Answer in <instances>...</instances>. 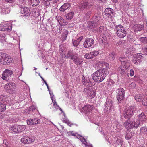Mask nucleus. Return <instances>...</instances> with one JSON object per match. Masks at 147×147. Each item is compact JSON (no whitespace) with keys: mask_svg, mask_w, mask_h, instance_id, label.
<instances>
[{"mask_svg":"<svg viewBox=\"0 0 147 147\" xmlns=\"http://www.w3.org/2000/svg\"><path fill=\"white\" fill-rule=\"evenodd\" d=\"M136 110V108L134 106L130 107L128 109H126L124 114V117L127 120L123 124V126L127 130L133 128L132 121H131L128 119H129Z\"/></svg>","mask_w":147,"mask_h":147,"instance_id":"1","label":"nucleus"},{"mask_svg":"<svg viewBox=\"0 0 147 147\" xmlns=\"http://www.w3.org/2000/svg\"><path fill=\"white\" fill-rule=\"evenodd\" d=\"M92 76L94 81L98 83L102 82L105 78V75L101 69L97 70Z\"/></svg>","mask_w":147,"mask_h":147,"instance_id":"2","label":"nucleus"},{"mask_svg":"<svg viewBox=\"0 0 147 147\" xmlns=\"http://www.w3.org/2000/svg\"><path fill=\"white\" fill-rule=\"evenodd\" d=\"M13 60L12 58L8 55L5 53L0 54V63L3 65L8 64L12 63Z\"/></svg>","mask_w":147,"mask_h":147,"instance_id":"3","label":"nucleus"},{"mask_svg":"<svg viewBox=\"0 0 147 147\" xmlns=\"http://www.w3.org/2000/svg\"><path fill=\"white\" fill-rule=\"evenodd\" d=\"M16 85L13 82H9L6 84L4 88L5 91L7 93L13 94L15 93L16 89Z\"/></svg>","mask_w":147,"mask_h":147,"instance_id":"4","label":"nucleus"},{"mask_svg":"<svg viewBox=\"0 0 147 147\" xmlns=\"http://www.w3.org/2000/svg\"><path fill=\"white\" fill-rule=\"evenodd\" d=\"M13 71L9 69H6L3 71L2 74V78L6 81H11L12 80L11 76L13 74Z\"/></svg>","mask_w":147,"mask_h":147,"instance_id":"5","label":"nucleus"},{"mask_svg":"<svg viewBox=\"0 0 147 147\" xmlns=\"http://www.w3.org/2000/svg\"><path fill=\"white\" fill-rule=\"evenodd\" d=\"M117 98L119 102L124 99L125 97V91L122 88H120L116 90Z\"/></svg>","mask_w":147,"mask_h":147,"instance_id":"6","label":"nucleus"},{"mask_svg":"<svg viewBox=\"0 0 147 147\" xmlns=\"http://www.w3.org/2000/svg\"><path fill=\"white\" fill-rule=\"evenodd\" d=\"M84 94L87 95L90 99L93 98L95 96L96 92L92 88L87 87L85 88L83 91Z\"/></svg>","mask_w":147,"mask_h":147,"instance_id":"7","label":"nucleus"},{"mask_svg":"<svg viewBox=\"0 0 147 147\" xmlns=\"http://www.w3.org/2000/svg\"><path fill=\"white\" fill-rule=\"evenodd\" d=\"M143 57H144L142 56V54L141 53H138L135 54L134 56L132 62L136 65H138L143 59Z\"/></svg>","mask_w":147,"mask_h":147,"instance_id":"8","label":"nucleus"},{"mask_svg":"<svg viewBox=\"0 0 147 147\" xmlns=\"http://www.w3.org/2000/svg\"><path fill=\"white\" fill-rule=\"evenodd\" d=\"M94 3L92 2H81L79 5L80 8L81 9H84L86 8L89 9L94 5Z\"/></svg>","mask_w":147,"mask_h":147,"instance_id":"9","label":"nucleus"},{"mask_svg":"<svg viewBox=\"0 0 147 147\" xmlns=\"http://www.w3.org/2000/svg\"><path fill=\"white\" fill-rule=\"evenodd\" d=\"M114 11L111 8L106 9L103 13V17L105 18H111L113 15Z\"/></svg>","mask_w":147,"mask_h":147,"instance_id":"10","label":"nucleus"},{"mask_svg":"<svg viewBox=\"0 0 147 147\" xmlns=\"http://www.w3.org/2000/svg\"><path fill=\"white\" fill-rule=\"evenodd\" d=\"M94 107L93 105H87L84 106L82 108V111L85 114L90 113H91L93 109H94Z\"/></svg>","mask_w":147,"mask_h":147,"instance_id":"11","label":"nucleus"},{"mask_svg":"<svg viewBox=\"0 0 147 147\" xmlns=\"http://www.w3.org/2000/svg\"><path fill=\"white\" fill-rule=\"evenodd\" d=\"M1 101L3 102H5L6 103L11 105L12 104L11 100L9 97L4 95H0V101Z\"/></svg>","mask_w":147,"mask_h":147,"instance_id":"12","label":"nucleus"},{"mask_svg":"<svg viewBox=\"0 0 147 147\" xmlns=\"http://www.w3.org/2000/svg\"><path fill=\"white\" fill-rule=\"evenodd\" d=\"M72 60L74 63L77 65L81 64L83 61V59L78 57L76 54L72 58Z\"/></svg>","mask_w":147,"mask_h":147,"instance_id":"13","label":"nucleus"},{"mask_svg":"<svg viewBox=\"0 0 147 147\" xmlns=\"http://www.w3.org/2000/svg\"><path fill=\"white\" fill-rule=\"evenodd\" d=\"M94 43V41L92 38L86 39L83 45L84 47L89 48L93 45Z\"/></svg>","mask_w":147,"mask_h":147,"instance_id":"14","label":"nucleus"},{"mask_svg":"<svg viewBox=\"0 0 147 147\" xmlns=\"http://www.w3.org/2000/svg\"><path fill=\"white\" fill-rule=\"evenodd\" d=\"M97 64L100 68L102 69H101L103 70V71L104 72V71H103L104 69H107L109 67V65L108 63L106 62H104L103 61H99L97 63Z\"/></svg>","mask_w":147,"mask_h":147,"instance_id":"15","label":"nucleus"},{"mask_svg":"<svg viewBox=\"0 0 147 147\" xmlns=\"http://www.w3.org/2000/svg\"><path fill=\"white\" fill-rule=\"evenodd\" d=\"M21 13L23 16H28L30 15V10L27 7L22 8L21 9Z\"/></svg>","mask_w":147,"mask_h":147,"instance_id":"16","label":"nucleus"},{"mask_svg":"<svg viewBox=\"0 0 147 147\" xmlns=\"http://www.w3.org/2000/svg\"><path fill=\"white\" fill-rule=\"evenodd\" d=\"M61 54L62 55H65V56L66 58H71V59H72V58L76 53H73L72 51L71 50L68 51L67 53H66L65 52V51L63 50Z\"/></svg>","mask_w":147,"mask_h":147,"instance_id":"17","label":"nucleus"},{"mask_svg":"<svg viewBox=\"0 0 147 147\" xmlns=\"http://www.w3.org/2000/svg\"><path fill=\"white\" fill-rule=\"evenodd\" d=\"M56 18L59 24L61 26H65L67 24V21L60 16H57Z\"/></svg>","mask_w":147,"mask_h":147,"instance_id":"18","label":"nucleus"},{"mask_svg":"<svg viewBox=\"0 0 147 147\" xmlns=\"http://www.w3.org/2000/svg\"><path fill=\"white\" fill-rule=\"evenodd\" d=\"M40 122V120L38 119H30L27 120V124L28 125L30 124H39Z\"/></svg>","mask_w":147,"mask_h":147,"instance_id":"19","label":"nucleus"},{"mask_svg":"<svg viewBox=\"0 0 147 147\" xmlns=\"http://www.w3.org/2000/svg\"><path fill=\"white\" fill-rule=\"evenodd\" d=\"M138 119L142 123V124L143 122L146 121V117L145 115L143 113H142L138 115Z\"/></svg>","mask_w":147,"mask_h":147,"instance_id":"20","label":"nucleus"},{"mask_svg":"<svg viewBox=\"0 0 147 147\" xmlns=\"http://www.w3.org/2000/svg\"><path fill=\"white\" fill-rule=\"evenodd\" d=\"M132 122L133 128H137L138 127L142 125V123H141V122H140L138 119L132 121Z\"/></svg>","mask_w":147,"mask_h":147,"instance_id":"21","label":"nucleus"},{"mask_svg":"<svg viewBox=\"0 0 147 147\" xmlns=\"http://www.w3.org/2000/svg\"><path fill=\"white\" fill-rule=\"evenodd\" d=\"M70 5H71L69 3H65L59 9L60 11L64 12L67 9H68Z\"/></svg>","mask_w":147,"mask_h":147,"instance_id":"22","label":"nucleus"},{"mask_svg":"<svg viewBox=\"0 0 147 147\" xmlns=\"http://www.w3.org/2000/svg\"><path fill=\"white\" fill-rule=\"evenodd\" d=\"M98 26V24L96 22L90 21L88 22L87 27L90 28H95Z\"/></svg>","mask_w":147,"mask_h":147,"instance_id":"23","label":"nucleus"},{"mask_svg":"<svg viewBox=\"0 0 147 147\" xmlns=\"http://www.w3.org/2000/svg\"><path fill=\"white\" fill-rule=\"evenodd\" d=\"M115 29L116 31V33L120 32L126 30L123 26L121 25H118L116 26Z\"/></svg>","mask_w":147,"mask_h":147,"instance_id":"24","label":"nucleus"},{"mask_svg":"<svg viewBox=\"0 0 147 147\" xmlns=\"http://www.w3.org/2000/svg\"><path fill=\"white\" fill-rule=\"evenodd\" d=\"M11 28L10 26L7 28L6 26V25L3 24H0V31H11Z\"/></svg>","mask_w":147,"mask_h":147,"instance_id":"25","label":"nucleus"},{"mask_svg":"<svg viewBox=\"0 0 147 147\" xmlns=\"http://www.w3.org/2000/svg\"><path fill=\"white\" fill-rule=\"evenodd\" d=\"M127 34V31L125 30L116 33L117 36L120 38H122L126 36Z\"/></svg>","mask_w":147,"mask_h":147,"instance_id":"26","label":"nucleus"},{"mask_svg":"<svg viewBox=\"0 0 147 147\" xmlns=\"http://www.w3.org/2000/svg\"><path fill=\"white\" fill-rule=\"evenodd\" d=\"M68 33L69 32L67 30L65 29L63 30V33L62 34L61 36L62 40L63 42L66 39Z\"/></svg>","mask_w":147,"mask_h":147,"instance_id":"27","label":"nucleus"},{"mask_svg":"<svg viewBox=\"0 0 147 147\" xmlns=\"http://www.w3.org/2000/svg\"><path fill=\"white\" fill-rule=\"evenodd\" d=\"M144 26L141 24H136L134 25L133 28L135 31H140L143 29Z\"/></svg>","mask_w":147,"mask_h":147,"instance_id":"28","label":"nucleus"},{"mask_svg":"<svg viewBox=\"0 0 147 147\" xmlns=\"http://www.w3.org/2000/svg\"><path fill=\"white\" fill-rule=\"evenodd\" d=\"M134 133L129 131H127L125 134V138L127 140L130 139L134 136Z\"/></svg>","mask_w":147,"mask_h":147,"instance_id":"29","label":"nucleus"},{"mask_svg":"<svg viewBox=\"0 0 147 147\" xmlns=\"http://www.w3.org/2000/svg\"><path fill=\"white\" fill-rule=\"evenodd\" d=\"M83 38V36H81L78 38L76 40L74 41V45L75 47L77 46L80 43Z\"/></svg>","mask_w":147,"mask_h":147,"instance_id":"30","label":"nucleus"},{"mask_svg":"<svg viewBox=\"0 0 147 147\" xmlns=\"http://www.w3.org/2000/svg\"><path fill=\"white\" fill-rule=\"evenodd\" d=\"M26 143L30 144L34 142L35 140V139L34 138L31 136H26Z\"/></svg>","mask_w":147,"mask_h":147,"instance_id":"31","label":"nucleus"},{"mask_svg":"<svg viewBox=\"0 0 147 147\" xmlns=\"http://www.w3.org/2000/svg\"><path fill=\"white\" fill-rule=\"evenodd\" d=\"M114 82L111 79L109 80L107 83V87L108 89L111 88L113 86Z\"/></svg>","mask_w":147,"mask_h":147,"instance_id":"32","label":"nucleus"},{"mask_svg":"<svg viewBox=\"0 0 147 147\" xmlns=\"http://www.w3.org/2000/svg\"><path fill=\"white\" fill-rule=\"evenodd\" d=\"M143 98V95L140 94L136 95L135 97V100L138 102L141 101Z\"/></svg>","mask_w":147,"mask_h":147,"instance_id":"33","label":"nucleus"},{"mask_svg":"<svg viewBox=\"0 0 147 147\" xmlns=\"http://www.w3.org/2000/svg\"><path fill=\"white\" fill-rule=\"evenodd\" d=\"M17 127L18 132H21L24 131L26 129V127L24 125H18Z\"/></svg>","mask_w":147,"mask_h":147,"instance_id":"34","label":"nucleus"},{"mask_svg":"<svg viewBox=\"0 0 147 147\" xmlns=\"http://www.w3.org/2000/svg\"><path fill=\"white\" fill-rule=\"evenodd\" d=\"M106 40V36L105 34H101L100 36L99 41L101 43H103Z\"/></svg>","mask_w":147,"mask_h":147,"instance_id":"35","label":"nucleus"},{"mask_svg":"<svg viewBox=\"0 0 147 147\" xmlns=\"http://www.w3.org/2000/svg\"><path fill=\"white\" fill-rule=\"evenodd\" d=\"M90 55H91L92 58H94L98 55L99 52L98 51L94 50L90 53Z\"/></svg>","mask_w":147,"mask_h":147,"instance_id":"36","label":"nucleus"},{"mask_svg":"<svg viewBox=\"0 0 147 147\" xmlns=\"http://www.w3.org/2000/svg\"><path fill=\"white\" fill-rule=\"evenodd\" d=\"M101 18L100 15L99 14H96L94 15L93 17L94 20L95 22H98Z\"/></svg>","mask_w":147,"mask_h":147,"instance_id":"37","label":"nucleus"},{"mask_svg":"<svg viewBox=\"0 0 147 147\" xmlns=\"http://www.w3.org/2000/svg\"><path fill=\"white\" fill-rule=\"evenodd\" d=\"M92 11L90 10L85 12L84 13V17L86 18H88L90 17Z\"/></svg>","mask_w":147,"mask_h":147,"instance_id":"38","label":"nucleus"},{"mask_svg":"<svg viewBox=\"0 0 147 147\" xmlns=\"http://www.w3.org/2000/svg\"><path fill=\"white\" fill-rule=\"evenodd\" d=\"M104 27L103 26H101L99 28L98 31L100 33H101V34H106L107 32V31L105 30H104Z\"/></svg>","mask_w":147,"mask_h":147,"instance_id":"39","label":"nucleus"},{"mask_svg":"<svg viewBox=\"0 0 147 147\" xmlns=\"http://www.w3.org/2000/svg\"><path fill=\"white\" fill-rule=\"evenodd\" d=\"M74 14L73 12H71L67 14L66 15L67 19L68 20H71L73 18Z\"/></svg>","mask_w":147,"mask_h":147,"instance_id":"40","label":"nucleus"},{"mask_svg":"<svg viewBox=\"0 0 147 147\" xmlns=\"http://www.w3.org/2000/svg\"><path fill=\"white\" fill-rule=\"evenodd\" d=\"M63 121L64 123L67 124L70 127H71L72 125H74L73 123H71L67 118H65V119H63Z\"/></svg>","mask_w":147,"mask_h":147,"instance_id":"41","label":"nucleus"},{"mask_svg":"<svg viewBox=\"0 0 147 147\" xmlns=\"http://www.w3.org/2000/svg\"><path fill=\"white\" fill-rule=\"evenodd\" d=\"M121 66L125 67V68H126L127 69L129 68V61L127 62H125L122 63H121Z\"/></svg>","mask_w":147,"mask_h":147,"instance_id":"42","label":"nucleus"},{"mask_svg":"<svg viewBox=\"0 0 147 147\" xmlns=\"http://www.w3.org/2000/svg\"><path fill=\"white\" fill-rule=\"evenodd\" d=\"M51 98L52 100V102L53 104V106L56 109H58L59 108V107L57 105L55 100L53 99V97L51 96Z\"/></svg>","mask_w":147,"mask_h":147,"instance_id":"43","label":"nucleus"},{"mask_svg":"<svg viewBox=\"0 0 147 147\" xmlns=\"http://www.w3.org/2000/svg\"><path fill=\"white\" fill-rule=\"evenodd\" d=\"M127 69L123 67L122 66L120 67H119L118 68V70L121 74H123L125 72V70Z\"/></svg>","mask_w":147,"mask_h":147,"instance_id":"44","label":"nucleus"},{"mask_svg":"<svg viewBox=\"0 0 147 147\" xmlns=\"http://www.w3.org/2000/svg\"><path fill=\"white\" fill-rule=\"evenodd\" d=\"M6 109L5 104L0 103V112L5 111Z\"/></svg>","mask_w":147,"mask_h":147,"instance_id":"45","label":"nucleus"},{"mask_svg":"<svg viewBox=\"0 0 147 147\" xmlns=\"http://www.w3.org/2000/svg\"><path fill=\"white\" fill-rule=\"evenodd\" d=\"M142 102L143 105L147 106V93L146 94L144 99L142 100Z\"/></svg>","mask_w":147,"mask_h":147,"instance_id":"46","label":"nucleus"},{"mask_svg":"<svg viewBox=\"0 0 147 147\" xmlns=\"http://www.w3.org/2000/svg\"><path fill=\"white\" fill-rule=\"evenodd\" d=\"M38 0H31V4L32 6H36L39 3Z\"/></svg>","mask_w":147,"mask_h":147,"instance_id":"47","label":"nucleus"},{"mask_svg":"<svg viewBox=\"0 0 147 147\" xmlns=\"http://www.w3.org/2000/svg\"><path fill=\"white\" fill-rule=\"evenodd\" d=\"M119 61L121 62V63H122L125 62H126L129 61L127 58L123 57L119 58Z\"/></svg>","mask_w":147,"mask_h":147,"instance_id":"48","label":"nucleus"},{"mask_svg":"<svg viewBox=\"0 0 147 147\" xmlns=\"http://www.w3.org/2000/svg\"><path fill=\"white\" fill-rule=\"evenodd\" d=\"M140 39V41L142 43L144 44L147 43V37H142Z\"/></svg>","mask_w":147,"mask_h":147,"instance_id":"49","label":"nucleus"},{"mask_svg":"<svg viewBox=\"0 0 147 147\" xmlns=\"http://www.w3.org/2000/svg\"><path fill=\"white\" fill-rule=\"evenodd\" d=\"M109 58L111 61H113L115 57V53L114 52L111 53L109 56Z\"/></svg>","mask_w":147,"mask_h":147,"instance_id":"50","label":"nucleus"},{"mask_svg":"<svg viewBox=\"0 0 147 147\" xmlns=\"http://www.w3.org/2000/svg\"><path fill=\"white\" fill-rule=\"evenodd\" d=\"M9 130L10 131H13L15 132H18L17 128L15 126H11L9 129Z\"/></svg>","mask_w":147,"mask_h":147,"instance_id":"51","label":"nucleus"},{"mask_svg":"<svg viewBox=\"0 0 147 147\" xmlns=\"http://www.w3.org/2000/svg\"><path fill=\"white\" fill-rule=\"evenodd\" d=\"M26 136H23L21 138L20 140V142L22 143L27 144L26 141Z\"/></svg>","mask_w":147,"mask_h":147,"instance_id":"52","label":"nucleus"},{"mask_svg":"<svg viewBox=\"0 0 147 147\" xmlns=\"http://www.w3.org/2000/svg\"><path fill=\"white\" fill-rule=\"evenodd\" d=\"M84 57L87 59H92L91 55H90V53H86L84 56Z\"/></svg>","mask_w":147,"mask_h":147,"instance_id":"53","label":"nucleus"},{"mask_svg":"<svg viewBox=\"0 0 147 147\" xmlns=\"http://www.w3.org/2000/svg\"><path fill=\"white\" fill-rule=\"evenodd\" d=\"M140 130L141 131H143L145 134H147V127H142L140 128Z\"/></svg>","mask_w":147,"mask_h":147,"instance_id":"54","label":"nucleus"},{"mask_svg":"<svg viewBox=\"0 0 147 147\" xmlns=\"http://www.w3.org/2000/svg\"><path fill=\"white\" fill-rule=\"evenodd\" d=\"M85 78L83 76L82 78V81L83 83V84L85 86H87V83H89L88 81L87 82V81L86 80H85Z\"/></svg>","mask_w":147,"mask_h":147,"instance_id":"55","label":"nucleus"},{"mask_svg":"<svg viewBox=\"0 0 147 147\" xmlns=\"http://www.w3.org/2000/svg\"><path fill=\"white\" fill-rule=\"evenodd\" d=\"M36 108V107L34 106H30L29 108V110L30 111H33L35 110Z\"/></svg>","mask_w":147,"mask_h":147,"instance_id":"56","label":"nucleus"},{"mask_svg":"<svg viewBox=\"0 0 147 147\" xmlns=\"http://www.w3.org/2000/svg\"><path fill=\"white\" fill-rule=\"evenodd\" d=\"M3 143L6 146H8L9 143L7 141V140L6 139H4L3 140Z\"/></svg>","mask_w":147,"mask_h":147,"instance_id":"57","label":"nucleus"},{"mask_svg":"<svg viewBox=\"0 0 147 147\" xmlns=\"http://www.w3.org/2000/svg\"><path fill=\"white\" fill-rule=\"evenodd\" d=\"M130 74L131 76H133L134 74V71L132 69H131L130 71Z\"/></svg>","mask_w":147,"mask_h":147,"instance_id":"58","label":"nucleus"},{"mask_svg":"<svg viewBox=\"0 0 147 147\" xmlns=\"http://www.w3.org/2000/svg\"><path fill=\"white\" fill-rule=\"evenodd\" d=\"M144 49L146 54L147 55V46H145L144 47Z\"/></svg>","mask_w":147,"mask_h":147,"instance_id":"59","label":"nucleus"},{"mask_svg":"<svg viewBox=\"0 0 147 147\" xmlns=\"http://www.w3.org/2000/svg\"><path fill=\"white\" fill-rule=\"evenodd\" d=\"M44 82L45 83V85H46V86H47L48 90H49V88L48 86V84L46 82V81L45 80H44Z\"/></svg>","mask_w":147,"mask_h":147,"instance_id":"60","label":"nucleus"},{"mask_svg":"<svg viewBox=\"0 0 147 147\" xmlns=\"http://www.w3.org/2000/svg\"><path fill=\"white\" fill-rule=\"evenodd\" d=\"M127 50L126 51V53L127 54H130V53H129V51L128 49H127Z\"/></svg>","mask_w":147,"mask_h":147,"instance_id":"61","label":"nucleus"},{"mask_svg":"<svg viewBox=\"0 0 147 147\" xmlns=\"http://www.w3.org/2000/svg\"><path fill=\"white\" fill-rule=\"evenodd\" d=\"M131 86L133 85L134 87H135V84L134 83H132L131 84Z\"/></svg>","mask_w":147,"mask_h":147,"instance_id":"62","label":"nucleus"},{"mask_svg":"<svg viewBox=\"0 0 147 147\" xmlns=\"http://www.w3.org/2000/svg\"><path fill=\"white\" fill-rule=\"evenodd\" d=\"M59 0H54L53 1V2L54 3H56L57 2V1H58Z\"/></svg>","mask_w":147,"mask_h":147,"instance_id":"63","label":"nucleus"},{"mask_svg":"<svg viewBox=\"0 0 147 147\" xmlns=\"http://www.w3.org/2000/svg\"><path fill=\"white\" fill-rule=\"evenodd\" d=\"M98 1H102L103 2L105 1V0H98Z\"/></svg>","mask_w":147,"mask_h":147,"instance_id":"64","label":"nucleus"}]
</instances>
